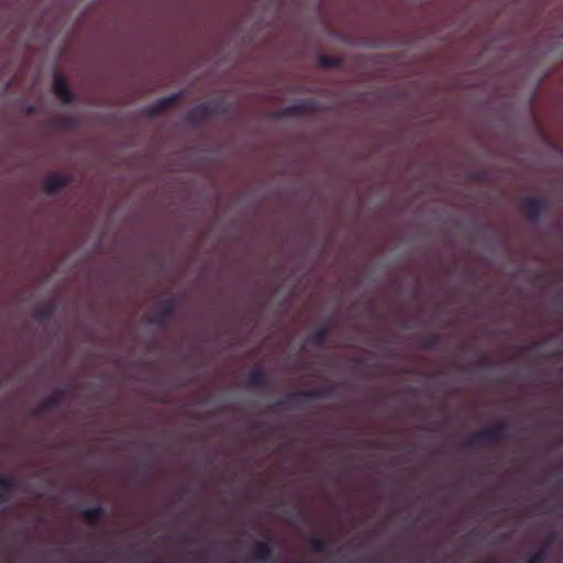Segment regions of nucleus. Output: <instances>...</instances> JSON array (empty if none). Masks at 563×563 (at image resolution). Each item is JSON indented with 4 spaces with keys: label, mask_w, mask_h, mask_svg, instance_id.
I'll list each match as a JSON object with an SVG mask.
<instances>
[{
    "label": "nucleus",
    "mask_w": 563,
    "mask_h": 563,
    "mask_svg": "<svg viewBox=\"0 0 563 563\" xmlns=\"http://www.w3.org/2000/svg\"><path fill=\"white\" fill-rule=\"evenodd\" d=\"M506 438L507 427L504 423H498L482 431L471 433L465 445L470 448L496 445L504 442Z\"/></svg>",
    "instance_id": "nucleus-2"
},
{
    "label": "nucleus",
    "mask_w": 563,
    "mask_h": 563,
    "mask_svg": "<svg viewBox=\"0 0 563 563\" xmlns=\"http://www.w3.org/2000/svg\"><path fill=\"white\" fill-rule=\"evenodd\" d=\"M549 202L544 198L526 196L520 200V208L525 211L529 221L537 223L540 221L542 212L548 208Z\"/></svg>",
    "instance_id": "nucleus-4"
},
{
    "label": "nucleus",
    "mask_w": 563,
    "mask_h": 563,
    "mask_svg": "<svg viewBox=\"0 0 563 563\" xmlns=\"http://www.w3.org/2000/svg\"><path fill=\"white\" fill-rule=\"evenodd\" d=\"M70 183V177L64 173H51L43 183V191L48 196L56 195Z\"/></svg>",
    "instance_id": "nucleus-7"
},
{
    "label": "nucleus",
    "mask_w": 563,
    "mask_h": 563,
    "mask_svg": "<svg viewBox=\"0 0 563 563\" xmlns=\"http://www.w3.org/2000/svg\"><path fill=\"white\" fill-rule=\"evenodd\" d=\"M330 331L331 324L327 322L325 324L310 333L309 336L307 338V341L312 345L321 346L328 339Z\"/></svg>",
    "instance_id": "nucleus-14"
},
{
    "label": "nucleus",
    "mask_w": 563,
    "mask_h": 563,
    "mask_svg": "<svg viewBox=\"0 0 563 563\" xmlns=\"http://www.w3.org/2000/svg\"><path fill=\"white\" fill-rule=\"evenodd\" d=\"M202 112H197V106L189 110L185 115V121L191 126H200L207 121Z\"/></svg>",
    "instance_id": "nucleus-17"
},
{
    "label": "nucleus",
    "mask_w": 563,
    "mask_h": 563,
    "mask_svg": "<svg viewBox=\"0 0 563 563\" xmlns=\"http://www.w3.org/2000/svg\"><path fill=\"white\" fill-rule=\"evenodd\" d=\"M334 387L329 386L327 388L309 389L291 393L287 395L285 400H278L267 407V411L277 412L283 406L284 407H299L309 399H321L328 398L333 394Z\"/></svg>",
    "instance_id": "nucleus-1"
},
{
    "label": "nucleus",
    "mask_w": 563,
    "mask_h": 563,
    "mask_svg": "<svg viewBox=\"0 0 563 563\" xmlns=\"http://www.w3.org/2000/svg\"><path fill=\"white\" fill-rule=\"evenodd\" d=\"M483 563H495V561H493V560H488V561H485V562H483Z\"/></svg>",
    "instance_id": "nucleus-27"
},
{
    "label": "nucleus",
    "mask_w": 563,
    "mask_h": 563,
    "mask_svg": "<svg viewBox=\"0 0 563 563\" xmlns=\"http://www.w3.org/2000/svg\"><path fill=\"white\" fill-rule=\"evenodd\" d=\"M318 102L312 98L297 100L277 113L278 118H290L313 114L318 111Z\"/></svg>",
    "instance_id": "nucleus-3"
},
{
    "label": "nucleus",
    "mask_w": 563,
    "mask_h": 563,
    "mask_svg": "<svg viewBox=\"0 0 563 563\" xmlns=\"http://www.w3.org/2000/svg\"><path fill=\"white\" fill-rule=\"evenodd\" d=\"M64 391L62 389L55 390L52 395L46 397L40 406L33 409L34 417H42L47 410L59 407L62 404Z\"/></svg>",
    "instance_id": "nucleus-10"
},
{
    "label": "nucleus",
    "mask_w": 563,
    "mask_h": 563,
    "mask_svg": "<svg viewBox=\"0 0 563 563\" xmlns=\"http://www.w3.org/2000/svg\"><path fill=\"white\" fill-rule=\"evenodd\" d=\"M16 488V481L11 477L1 476L0 478V492L8 496L9 493Z\"/></svg>",
    "instance_id": "nucleus-19"
},
{
    "label": "nucleus",
    "mask_w": 563,
    "mask_h": 563,
    "mask_svg": "<svg viewBox=\"0 0 563 563\" xmlns=\"http://www.w3.org/2000/svg\"><path fill=\"white\" fill-rule=\"evenodd\" d=\"M54 123L56 126H58L60 129H70L74 126L75 120L71 117L63 115V117L56 118Z\"/></svg>",
    "instance_id": "nucleus-22"
},
{
    "label": "nucleus",
    "mask_w": 563,
    "mask_h": 563,
    "mask_svg": "<svg viewBox=\"0 0 563 563\" xmlns=\"http://www.w3.org/2000/svg\"><path fill=\"white\" fill-rule=\"evenodd\" d=\"M420 345L424 350H435L440 345V336L438 334H431L424 338Z\"/></svg>",
    "instance_id": "nucleus-20"
},
{
    "label": "nucleus",
    "mask_w": 563,
    "mask_h": 563,
    "mask_svg": "<svg viewBox=\"0 0 563 563\" xmlns=\"http://www.w3.org/2000/svg\"><path fill=\"white\" fill-rule=\"evenodd\" d=\"M273 545L268 541H256L251 552V559L256 562L266 563L273 560Z\"/></svg>",
    "instance_id": "nucleus-9"
},
{
    "label": "nucleus",
    "mask_w": 563,
    "mask_h": 563,
    "mask_svg": "<svg viewBox=\"0 0 563 563\" xmlns=\"http://www.w3.org/2000/svg\"><path fill=\"white\" fill-rule=\"evenodd\" d=\"M181 98L180 92H175L169 96L157 99L154 103L146 107L143 112L148 118H157L162 114L166 109L177 103Z\"/></svg>",
    "instance_id": "nucleus-6"
},
{
    "label": "nucleus",
    "mask_w": 563,
    "mask_h": 563,
    "mask_svg": "<svg viewBox=\"0 0 563 563\" xmlns=\"http://www.w3.org/2000/svg\"><path fill=\"white\" fill-rule=\"evenodd\" d=\"M549 551L547 548H540L527 563H544L548 559Z\"/></svg>",
    "instance_id": "nucleus-21"
},
{
    "label": "nucleus",
    "mask_w": 563,
    "mask_h": 563,
    "mask_svg": "<svg viewBox=\"0 0 563 563\" xmlns=\"http://www.w3.org/2000/svg\"><path fill=\"white\" fill-rule=\"evenodd\" d=\"M55 309L56 306L53 301L44 302L40 305L37 308H35V310L33 311V318L38 322L48 321L54 314Z\"/></svg>",
    "instance_id": "nucleus-13"
},
{
    "label": "nucleus",
    "mask_w": 563,
    "mask_h": 563,
    "mask_svg": "<svg viewBox=\"0 0 563 563\" xmlns=\"http://www.w3.org/2000/svg\"><path fill=\"white\" fill-rule=\"evenodd\" d=\"M9 499L8 496H5L3 493L0 492V505L7 503Z\"/></svg>",
    "instance_id": "nucleus-25"
},
{
    "label": "nucleus",
    "mask_w": 563,
    "mask_h": 563,
    "mask_svg": "<svg viewBox=\"0 0 563 563\" xmlns=\"http://www.w3.org/2000/svg\"><path fill=\"white\" fill-rule=\"evenodd\" d=\"M80 515L87 523L95 525L99 519L104 517L106 510L102 506L97 505L92 508L81 510Z\"/></svg>",
    "instance_id": "nucleus-15"
},
{
    "label": "nucleus",
    "mask_w": 563,
    "mask_h": 563,
    "mask_svg": "<svg viewBox=\"0 0 563 563\" xmlns=\"http://www.w3.org/2000/svg\"><path fill=\"white\" fill-rule=\"evenodd\" d=\"M555 540H556V533H555V532H551V533L547 537V539H545V541H544V543H543V545H542L541 548H547V550L549 551L550 545H551Z\"/></svg>",
    "instance_id": "nucleus-24"
},
{
    "label": "nucleus",
    "mask_w": 563,
    "mask_h": 563,
    "mask_svg": "<svg viewBox=\"0 0 563 563\" xmlns=\"http://www.w3.org/2000/svg\"><path fill=\"white\" fill-rule=\"evenodd\" d=\"M176 300L174 298H167L162 301L159 309L152 316L146 317V322L150 324L165 328L168 324L169 318L175 313Z\"/></svg>",
    "instance_id": "nucleus-5"
},
{
    "label": "nucleus",
    "mask_w": 563,
    "mask_h": 563,
    "mask_svg": "<svg viewBox=\"0 0 563 563\" xmlns=\"http://www.w3.org/2000/svg\"><path fill=\"white\" fill-rule=\"evenodd\" d=\"M275 432H277V428H276V427H274V428H272V429L269 430V433H275Z\"/></svg>",
    "instance_id": "nucleus-26"
},
{
    "label": "nucleus",
    "mask_w": 563,
    "mask_h": 563,
    "mask_svg": "<svg viewBox=\"0 0 563 563\" xmlns=\"http://www.w3.org/2000/svg\"><path fill=\"white\" fill-rule=\"evenodd\" d=\"M309 543L311 550L316 553H327L330 550L329 541L319 534L311 537Z\"/></svg>",
    "instance_id": "nucleus-16"
},
{
    "label": "nucleus",
    "mask_w": 563,
    "mask_h": 563,
    "mask_svg": "<svg viewBox=\"0 0 563 563\" xmlns=\"http://www.w3.org/2000/svg\"><path fill=\"white\" fill-rule=\"evenodd\" d=\"M53 91L65 104H69L75 100V95L70 89L68 79L63 75L56 74L54 76Z\"/></svg>",
    "instance_id": "nucleus-8"
},
{
    "label": "nucleus",
    "mask_w": 563,
    "mask_h": 563,
    "mask_svg": "<svg viewBox=\"0 0 563 563\" xmlns=\"http://www.w3.org/2000/svg\"><path fill=\"white\" fill-rule=\"evenodd\" d=\"M227 111L224 101L222 99L210 100L208 102L197 106V112H202L207 119Z\"/></svg>",
    "instance_id": "nucleus-11"
},
{
    "label": "nucleus",
    "mask_w": 563,
    "mask_h": 563,
    "mask_svg": "<svg viewBox=\"0 0 563 563\" xmlns=\"http://www.w3.org/2000/svg\"><path fill=\"white\" fill-rule=\"evenodd\" d=\"M474 367L477 368H485L489 367L492 365V358L487 354H482L478 356V358L474 362Z\"/></svg>",
    "instance_id": "nucleus-23"
},
{
    "label": "nucleus",
    "mask_w": 563,
    "mask_h": 563,
    "mask_svg": "<svg viewBox=\"0 0 563 563\" xmlns=\"http://www.w3.org/2000/svg\"><path fill=\"white\" fill-rule=\"evenodd\" d=\"M317 63L322 68H336L341 65V59L335 56H328V55H319Z\"/></svg>",
    "instance_id": "nucleus-18"
},
{
    "label": "nucleus",
    "mask_w": 563,
    "mask_h": 563,
    "mask_svg": "<svg viewBox=\"0 0 563 563\" xmlns=\"http://www.w3.org/2000/svg\"><path fill=\"white\" fill-rule=\"evenodd\" d=\"M247 384L252 387L268 388L271 380L261 367H254L247 375Z\"/></svg>",
    "instance_id": "nucleus-12"
}]
</instances>
